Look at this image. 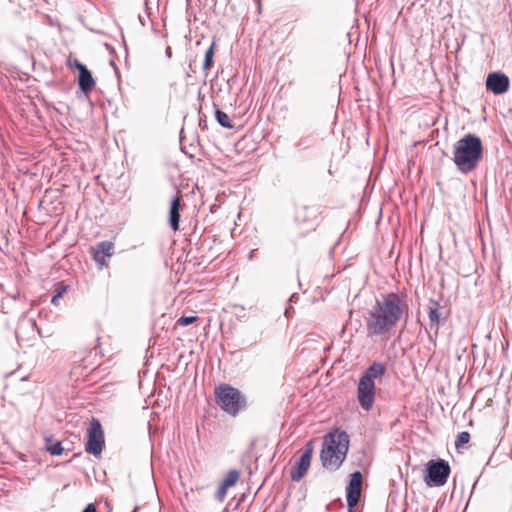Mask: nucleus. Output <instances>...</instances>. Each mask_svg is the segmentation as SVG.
Here are the masks:
<instances>
[{
  "label": "nucleus",
  "mask_w": 512,
  "mask_h": 512,
  "mask_svg": "<svg viewBox=\"0 0 512 512\" xmlns=\"http://www.w3.org/2000/svg\"><path fill=\"white\" fill-rule=\"evenodd\" d=\"M405 316L408 317V303L406 294L389 292L376 299L365 318V327L368 337H378L392 330Z\"/></svg>",
  "instance_id": "nucleus-1"
},
{
  "label": "nucleus",
  "mask_w": 512,
  "mask_h": 512,
  "mask_svg": "<svg viewBox=\"0 0 512 512\" xmlns=\"http://www.w3.org/2000/svg\"><path fill=\"white\" fill-rule=\"evenodd\" d=\"M483 158L481 138L474 133H467L454 144L452 160L462 174L473 172Z\"/></svg>",
  "instance_id": "nucleus-2"
},
{
  "label": "nucleus",
  "mask_w": 512,
  "mask_h": 512,
  "mask_svg": "<svg viewBox=\"0 0 512 512\" xmlns=\"http://www.w3.org/2000/svg\"><path fill=\"white\" fill-rule=\"evenodd\" d=\"M349 445L350 437L346 431H329L323 438L320 452L322 466L327 470H338L347 457Z\"/></svg>",
  "instance_id": "nucleus-3"
},
{
  "label": "nucleus",
  "mask_w": 512,
  "mask_h": 512,
  "mask_svg": "<svg viewBox=\"0 0 512 512\" xmlns=\"http://www.w3.org/2000/svg\"><path fill=\"white\" fill-rule=\"evenodd\" d=\"M386 373V366L381 362H373L362 373L357 385V400L360 407L370 411L375 402V379Z\"/></svg>",
  "instance_id": "nucleus-4"
},
{
  "label": "nucleus",
  "mask_w": 512,
  "mask_h": 512,
  "mask_svg": "<svg viewBox=\"0 0 512 512\" xmlns=\"http://www.w3.org/2000/svg\"><path fill=\"white\" fill-rule=\"evenodd\" d=\"M216 402L219 407L231 416H236L246 407V398L239 389L230 384L221 383L215 389Z\"/></svg>",
  "instance_id": "nucleus-5"
},
{
  "label": "nucleus",
  "mask_w": 512,
  "mask_h": 512,
  "mask_svg": "<svg viewBox=\"0 0 512 512\" xmlns=\"http://www.w3.org/2000/svg\"><path fill=\"white\" fill-rule=\"evenodd\" d=\"M450 472L451 468L446 460H429L425 465V483L428 487H441L446 484Z\"/></svg>",
  "instance_id": "nucleus-6"
},
{
  "label": "nucleus",
  "mask_w": 512,
  "mask_h": 512,
  "mask_svg": "<svg viewBox=\"0 0 512 512\" xmlns=\"http://www.w3.org/2000/svg\"><path fill=\"white\" fill-rule=\"evenodd\" d=\"M105 446L104 431L101 422L92 418L87 429V441L85 443V451L95 457L101 455Z\"/></svg>",
  "instance_id": "nucleus-7"
},
{
  "label": "nucleus",
  "mask_w": 512,
  "mask_h": 512,
  "mask_svg": "<svg viewBox=\"0 0 512 512\" xmlns=\"http://www.w3.org/2000/svg\"><path fill=\"white\" fill-rule=\"evenodd\" d=\"M444 307L441 306L440 302L434 299H429L428 304V318L430 329L433 330V334H429V340L435 345L438 337V332L441 326L446 323L447 317L443 313Z\"/></svg>",
  "instance_id": "nucleus-8"
},
{
  "label": "nucleus",
  "mask_w": 512,
  "mask_h": 512,
  "mask_svg": "<svg viewBox=\"0 0 512 512\" xmlns=\"http://www.w3.org/2000/svg\"><path fill=\"white\" fill-rule=\"evenodd\" d=\"M363 476L359 470H355L350 474V479L346 487V500L348 512H353L354 507L358 504L362 490Z\"/></svg>",
  "instance_id": "nucleus-9"
},
{
  "label": "nucleus",
  "mask_w": 512,
  "mask_h": 512,
  "mask_svg": "<svg viewBox=\"0 0 512 512\" xmlns=\"http://www.w3.org/2000/svg\"><path fill=\"white\" fill-rule=\"evenodd\" d=\"M485 85L487 91L494 95H502L509 90L510 79L505 73L494 71L487 75Z\"/></svg>",
  "instance_id": "nucleus-10"
},
{
  "label": "nucleus",
  "mask_w": 512,
  "mask_h": 512,
  "mask_svg": "<svg viewBox=\"0 0 512 512\" xmlns=\"http://www.w3.org/2000/svg\"><path fill=\"white\" fill-rule=\"evenodd\" d=\"M115 245L111 241H101L92 247V257L101 268L107 265V258L114 254Z\"/></svg>",
  "instance_id": "nucleus-11"
},
{
  "label": "nucleus",
  "mask_w": 512,
  "mask_h": 512,
  "mask_svg": "<svg viewBox=\"0 0 512 512\" xmlns=\"http://www.w3.org/2000/svg\"><path fill=\"white\" fill-rule=\"evenodd\" d=\"M181 203L182 195L177 192L170 200L168 223L170 228L176 232L179 230V223L181 218Z\"/></svg>",
  "instance_id": "nucleus-12"
},
{
  "label": "nucleus",
  "mask_w": 512,
  "mask_h": 512,
  "mask_svg": "<svg viewBox=\"0 0 512 512\" xmlns=\"http://www.w3.org/2000/svg\"><path fill=\"white\" fill-rule=\"evenodd\" d=\"M77 83H78V89L85 95H88L89 93H91L96 84V82L92 76V73L90 72V70L87 67L79 68Z\"/></svg>",
  "instance_id": "nucleus-13"
},
{
  "label": "nucleus",
  "mask_w": 512,
  "mask_h": 512,
  "mask_svg": "<svg viewBox=\"0 0 512 512\" xmlns=\"http://www.w3.org/2000/svg\"><path fill=\"white\" fill-rule=\"evenodd\" d=\"M311 460L306 455H301L290 469V477L294 482H299L308 472Z\"/></svg>",
  "instance_id": "nucleus-14"
},
{
  "label": "nucleus",
  "mask_w": 512,
  "mask_h": 512,
  "mask_svg": "<svg viewBox=\"0 0 512 512\" xmlns=\"http://www.w3.org/2000/svg\"><path fill=\"white\" fill-rule=\"evenodd\" d=\"M45 449L53 456H60L64 451L62 443L52 436L45 437Z\"/></svg>",
  "instance_id": "nucleus-15"
},
{
  "label": "nucleus",
  "mask_w": 512,
  "mask_h": 512,
  "mask_svg": "<svg viewBox=\"0 0 512 512\" xmlns=\"http://www.w3.org/2000/svg\"><path fill=\"white\" fill-rule=\"evenodd\" d=\"M25 329L31 330V332H35L38 330L36 321L33 318H28L25 315H23L19 319L16 331H15L16 337H19V335Z\"/></svg>",
  "instance_id": "nucleus-16"
},
{
  "label": "nucleus",
  "mask_w": 512,
  "mask_h": 512,
  "mask_svg": "<svg viewBox=\"0 0 512 512\" xmlns=\"http://www.w3.org/2000/svg\"><path fill=\"white\" fill-rule=\"evenodd\" d=\"M215 41L211 43L204 55L203 70L209 71L214 65Z\"/></svg>",
  "instance_id": "nucleus-17"
},
{
  "label": "nucleus",
  "mask_w": 512,
  "mask_h": 512,
  "mask_svg": "<svg viewBox=\"0 0 512 512\" xmlns=\"http://www.w3.org/2000/svg\"><path fill=\"white\" fill-rule=\"evenodd\" d=\"M215 119L218 122V124L220 126H222L223 128H227V129L233 128V124H232L229 116L224 111H222L220 109H216Z\"/></svg>",
  "instance_id": "nucleus-18"
},
{
  "label": "nucleus",
  "mask_w": 512,
  "mask_h": 512,
  "mask_svg": "<svg viewBox=\"0 0 512 512\" xmlns=\"http://www.w3.org/2000/svg\"><path fill=\"white\" fill-rule=\"evenodd\" d=\"M239 475L240 474L236 469H231L228 471L221 483L227 488H230L236 484L239 479Z\"/></svg>",
  "instance_id": "nucleus-19"
},
{
  "label": "nucleus",
  "mask_w": 512,
  "mask_h": 512,
  "mask_svg": "<svg viewBox=\"0 0 512 512\" xmlns=\"http://www.w3.org/2000/svg\"><path fill=\"white\" fill-rule=\"evenodd\" d=\"M67 289H68L67 285H64L63 283H58L56 286V289L54 291V294L51 298V303L55 306H58L60 299L67 292Z\"/></svg>",
  "instance_id": "nucleus-20"
},
{
  "label": "nucleus",
  "mask_w": 512,
  "mask_h": 512,
  "mask_svg": "<svg viewBox=\"0 0 512 512\" xmlns=\"http://www.w3.org/2000/svg\"><path fill=\"white\" fill-rule=\"evenodd\" d=\"M470 440V434L467 431H462L458 434L457 439L455 441V447L459 449L460 447L467 444Z\"/></svg>",
  "instance_id": "nucleus-21"
},
{
  "label": "nucleus",
  "mask_w": 512,
  "mask_h": 512,
  "mask_svg": "<svg viewBox=\"0 0 512 512\" xmlns=\"http://www.w3.org/2000/svg\"><path fill=\"white\" fill-rule=\"evenodd\" d=\"M13 309H14V304L8 298H3L0 301V311L2 313L8 314V313L12 312Z\"/></svg>",
  "instance_id": "nucleus-22"
},
{
  "label": "nucleus",
  "mask_w": 512,
  "mask_h": 512,
  "mask_svg": "<svg viewBox=\"0 0 512 512\" xmlns=\"http://www.w3.org/2000/svg\"><path fill=\"white\" fill-rule=\"evenodd\" d=\"M198 319V317L196 315H191V316H181L178 320H177V324H179L180 326H183V327H186L192 323H194L196 320Z\"/></svg>",
  "instance_id": "nucleus-23"
},
{
  "label": "nucleus",
  "mask_w": 512,
  "mask_h": 512,
  "mask_svg": "<svg viewBox=\"0 0 512 512\" xmlns=\"http://www.w3.org/2000/svg\"><path fill=\"white\" fill-rule=\"evenodd\" d=\"M228 488L224 486L222 483L219 484L217 491L215 493V498L222 502L226 496Z\"/></svg>",
  "instance_id": "nucleus-24"
},
{
  "label": "nucleus",
  "mask_w": 512,
  "mask_h": 512,
  "mask_svg": "<svg viewBox=\"0 0 512 512\" xmlns=\"http://www.w3.org/2000/svg\"><path fill=\"white\" fill-rule=\"evenodd\" d=\"M313 451H314V442H313V440H309L306 442L305 449L301 455H306L307 458L311 460Z\"/></svg>",
  "instance_id": "nucleus-25"
},
{
  "label": "nucleus",
  "mask_w": 512,
  "mask_h": 512,
  "mask_svg": "<svg viewBox=\"0 0 512 512\" xmlns=\"http://www.w3.org/2000/svg\"><path fill=\"white\" fill-rule=\"evenodd\" d=\"M309 212H314L311 208L304 207L301 211H298L296 214V221L298 222H305L306 221V214Z\"/></svg>",
  "instance_id": "nucleus-26"
},
{
  "label": "nucleus",
  "mask_w": 512,
  "mask_h": 512,
  "mask_svg": "<svg viewBox=\"0 0 512 512\" xmlns=\"http://www.w3.org/2000/svg\"><path fill=\"white\" fill-rule=\"evenodd\" d=\"M13 304L16 300L20 298L19 292L16 293H7V297Z\"/></svg>",
  "instance_id": "nucleus-27"
},
{
  "label": "nucleus",
  "mask_w": 512,
  "mask_h": 512,
  "mask_svg": "<svg viewBox=\"0 0 512 512\" xmlns=\"http://www.w3.org/2000/svg\"><path fill=\"white\" fill-rule=\"evenodd\" d=\"M82 512H97V507L94 503H89Z\"/></svg>",
  "instance_id": "nucleus-28"
},
{
  "label": "nucleus",
  "mask_w": 512,
  "mask_h": 512,
  "mask_svg": "<svg viewBox=\"0 0 512 512\" xmlns=\"http://www.w3.org/2000/svg\"><path fill=\"white\" fill-rule=\"evenodd\" d=\"M74 68L77 69V71L79 72V68L81 67H87L85 64L81 63L80 61H78L77 59L74 60V64H73Z\"/></svg>",
  "instance_id": "nucleus-29"
},
{
  "label": "nucleus",
  "mask_w": 512,
  "mask_h": 512,
  "mask_svg": "<svg viewBox=\"0 0 512 512\" xmlns=\"http://www.w3.org/2000/svg\"><path fill=\"white\" fill-rule=\"evenodd\" d=\"M165 53H166V56H167L168 58H171V56H172V50H171V47H170V46H168V47L166 48Z\"/></svg>",
  "instance_id": "nucleus-30"
},
{
  "label": "nucleus",
  "mask_w": 512,
  "mask_h": 512,
  "mask_svg": "<svg viewBox=\"0 0 512 512\" xmlns=\"http://www.w3.org/2000/svg\"><path fill=\"white\" fill-rule=\"evenodd\" d=\"M199 125H200L202 128H206V123H205V122H202L201 120H200V122H199Z\"/></svg>",
  "instance_id": "nucleus-31"
},
{
  "label": "nucleus",
  "mask_w": 512,
  "mask_h": 512,
  "mask_svg": "<svg viewBox=\"0 0 512 512\" xmlns=\"http://www.w3.org/2000/svg\"><path fill=\"white\" fill-rule=\"evenodd\" d=\"M4 292H5L4 286L2 284H0V293H4Z\"/></svg>",
  "instance_id": "nucleus-32"
},
{
  "label": "nucleus",
  "mask_w": 512,
  "mask_h": 512,
  "mask_svg": "<svg viewBox=\"0 0 512 512\" xmlns=\"http://www.w3.org/2000/svg\"><path fill=\"white\" fill-rule=\"evenodd\" d=\"M332 505H333V503H330V504L326 505V510L329 511L331 509Z\"/></svg>",
  "instance_id": "nucleus-33"
},
{
  "label": "nucleus",
  "mask_w": 512,
  "mask_h": 512,
  "mask_svg": "<svg viewBox=\"0 0 512 512\" xmlns=\"http://www.w3.org/2000/svg\"><path fill=\"white\" fill-rule=\"evenodd\" d=\"M139 511V507L138 506H135L131 512H138Z\"/></svg>",
  "instance_id": "nucleus-34"
},
{
  "label": "nucleus",
  "mask_w": 512,
  "mask_h": 512,
  "mask_svg": "<svg viewBox=\"0 0 512 512\" xmlns=\"http://www.w3.org/2000/svg\"><path fill=\"white\" fill-rule=\"evenodd\" d=\"M337 503L339 504V506L343 507V502L341 501V499H338Z\"/></svg>",
  "instance_id": "nucleus-35"
}]
</instances>
